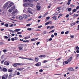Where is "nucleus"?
I'll use <instances>...</instances> for the list:
<instances>
[{"label":"nucleus","instance_id":"f3484780","mask_svg":"<svg viewBox=\"0 0 79 79\" xmlns=\"http://www.w3.org/2000/svg\"><path fill=\"white\" fill-rule=\"evenodd\" d=\"M24 2H27L29 3V2H31V0H24Z\"/></svg>","mask_w":79,"mask_h":79},{"label":"nucleus","instance_id":"2f4dec72","mask_svg":"<svg viewBox=\"0 0 79 79\" xmlns=\"http://www.w3.org/2000/svg\"><path fill=\"white\" fill-rule=\"evenodd\" d=\"M13 66L14 67H16L18 66V64H14L13 65Z\"/></svg>","mask_w":79,"mask_h":79},{"label":"nucleus","instance_id":"4c0bfd02","mask_svg":"<svg viewBox=\"0 0 79 79\" xmlns=\"http://www.w3.org/2000/svg\"><path fill=\"white\" fill-rule=\"evenodd\" d=\"M58 15V13L56 12L53 15L54 16H56V15Z\"/></svg>","mask_w":79,"mask_h":79},{"label":"nucleus","instance_id":"79ce46f5","mask_svg":"<svg viewBox=\"0 0 79 79\" xmlns=\"http://www.w3.org/2000/svg\"><path fill=\"white\" fill-rule=\"evenodd\" d=\"M20 74V73L19 72H18L17 73V75H18V76H19V75Z\"/></svg>","mask_w":79,"mask_h":79},{"label":"nucleus","instance_id":"9d476101","mask_svg":"<svg viewBox=\"0 0 79 79\" xmlns=\"http://www.w3.org/2000/svg\"><path fill=\"white\" fill-rule=\"evenodd\" d=\"M28 17V16L27 15H23V18L24 19H27V18Z\"/></svg>","mask_w":79,"mask_h":79},{"label":"nucleus","instance_id":"4468645a","mask_svg":"<svg viewBox=\"0 0 79 79\" xmlns=\"http://www.w3.org/2000/svg\"><path fill=\"white\" fill-rule=\"evenodd\" d=\"M12 5H13V2H11L9 4L8 6L7 7V9H8L9 8H10L11 6H12Z\"/></svg>","mask_w":79,"mask_h":79},{"label":"nucleus","instance_id":"a211bd4d","mask_svg":"<svg viewBox=\"0 0 79 79\" xmlns=\"http://www.w3.org/2000/svg\"><path fill=\"white\" fill-rule=\"evenodd\" d=\"M45 55H41L40 56H39V57L40 58H43V57H45Z\"/></svg>","mask_w":79,"mask_h":79},{"label":"nucleus","instance_id":"864d4df0","mask_svg":"<svg viewBox=\"0 0 79 79\" xmlns=\"http://www.w3.org/2000/svg\"><path fill=\"white\" fill-rule=\"evenodd\" d=\"M73 13H74V12H72V13H69V15H73Z\"/></svg>","mask_w":79,"mask_h":79},{"label":"nucleus","instance_id":"20e7f679","mask_svg":"<svg viewBox=\"0 0 79 79\" xmlns=\"http://www.w3.org/2000/svg\"><path fill=\"white\" fill-rule=\"evenodd\" d=\"M28 12L30 13H31V14H32V12L31 11V10H32V9L30 8V7H28Z\"/></svg>","mask_w":79,"mask_h":79},{"label":"nucleus","instance_id":"f257e3e1","mask_svg":"<svg viewBox=\"0 0 79 79\" xmlns=\"http://www.w3.org/2000/svg\"><path fill=\"white\" fill-rule=\"evenodd\" d=\"M0 69L1 71H2L3 72H7L8 71V69L5 68H2L0 66Z\"/></svg>","mask_w":79,"mask_h":79},{"label":"nucleus","instance_id":"8fccbe9b","mask_svg":"<svg viewBox=\"0 0 79 79\" xmlns=\"http://www.w3.org/2000/svg\"><path fill=\"white\" fill-rule=\"evenodd\" d=\"M48 12H46L45 14L44 15V16H46V15H47V14H48Z\"/></svg>","mask_w":79,"mask_h":79},{"label":"nucleus","instance_id":"a878e982","mask_svg":"<svg viewBox=\"0 0 79 79\" xmlns=\"http://www.w3.org/2000/svg\"><path fill=\"white\" fill-rule=\"evenodd\" d=\"M30 37H31V36H27V37H24V39L25 40H26V39H29V38H30Z\"/></svg>","mask_w":79,"mask_h":79},{"label":"nucleus","instance_id":"e433bc0d","mask_svg":"<svg viewBox=\"0 0 79 79\" xmlns=\"http://www.w3.org/2000/svg\"><path fill=\"white\" fill-rule=\"evenodd\" d=\"M46 62H47V61L46 60H44L43 62L42 63H46Z\"/></svg>","mask_w":79,"mask_h":79},{"label":"nucleus","instance_id":"c03bdc74","mask_svg":"<svg viewBox=\"0 0 79 79\" xmlns=\"http://www.w3.org/2000/svg\"><path fill=\"white\" fill-rule=\"evenodd\" d=\"M54 26H52L50 27V29H53V28H54Z\"/></svg>","mask_w":79,"mask_h":79},{"label":"nucleus","instance_id":"72a5a7b5","mask_svg":"<svg viewBox=\"0 0 79 79\" xmlns=\"http://www.w3.org/2000/svg\"><path fill=\"white\" fill-rule=\"evenodd\" d=\"M12 11V10H10V9H9L8 10V11L9 12V13H11V12L12 11Z\"/></svg>","mask_w":79,"mask_h":79},{"label":"nucleus","instance_id":"c9c22d12","mask_svg":"<svg viewBox=\"0 0 79 79\" xmlns=\"http://www.w3.org/2000/svg\"><path fill=\"white\" fill-rule=\"evenodd\" d=\"M5 26L6 27H8V24L7 23L5 24Z\"/></svg>","mask_w":79,"mask_h":79},{"label":"nucleus","instance_id":"052dcab7","mask_svg":"<svg viewBox=\"0 0 79 79\" xmlns=\"http://www.w3.org/2000/svg\"><path fill=\"white\" fill-rule=\"evenodd\" d=\"M71 61V60H67V61H68V62H70V61Z\"/></svg>","mask_w":79,"mask_h":79},{"label":"nucleus","instance_id":"774afa93","mask_svg":"<svg viewBox=\"0 0 79 79\" xmlns=\"http://www.w3.org/2000/svg\"><path fill=\"white\" fill-rule=\"evenodd\" d=\"M23 46H24V44H23L20 45V47H23Z\"/></svg>","mask_w":79,"mask_h":79},{"label":"nucleus","instance_id":"58836bf2","mask_svg":"<svg viewBox=\"0 0 79 79\" xmlns=\"http://www.w3.org/2000/svg\"><path fill=\"white\" fill-rule=\"evenodd\" d=\"M71 10H72L71 8H69L68 9V10L69 11H71Z\"/></svg>","mask_w":79,"mask_h":79},{"label":"nucleus","instance_id":"b1692460","mask_svg":"<svg viewBox=\"0 0 79 79\" xmlns=\"http://www.w3.org/2000/svg\"><path fill=\"white\" fill-rule=\"evenodd\" d=\"M27 5H28V3H25L23 4V6H25V7H27Z\"/></svg>","mask_w":79,"mask_h":79},{"label":"nucleus","instance_id":"6ab92c4d","mask_svg":"<svg viewBox=\"0 0 79 79\" xmlns=\"http://www.w3.org/2000/svg\"><path fill=\"white\" fill-rule=\"evenodd\" d=\"M14 31H15V32H19V31H21V29H17L15 30Z\"/></svg>","mask_w":79,"mask_h":79},{"label":"nucleus","instance_id":"a18cd8bd","mask_svg":"<svg viewBox=\"0 0 79 79\" xmlns=\"http://www.w3.org/2000/svg\"><path fill=\"white\" fill-rule=\"evenodd\" d=\"M22 32H18L17 33L18 34H21Z\"/></svg>","mask_w":79,"mask_h":79},{"label":"nucleus","instance_id":"0e129e2a","mask_svg":"<svg viewBox=\"0 0 79 79\" xmlns=\"http://www.w3.org/2000/svg\"><path fill=\"white\" fill-rule=\"evenodd\" d=\"M76 9H77V10H78V9H79V6H77L76 7Z\"/></svg>","mask_w":79,"mask_h":79},{"label":"nucleus","instance_id":"1a4fd4ad","mask_svg":"<svg viewBox=\"0 0 79 79\" xmlns=\"http://www.w3.org/2000/svg\"><path fill=\"white\" fill-rule=\"evenodd\" d=\"M24 69V68H20L17 69V70H18V71H22L23 69Z\"/></svg>","mask_w":79,"mask_h":79},{"label":"nucleus","instance_id":"0eeeda50","mask_svg":"<svg viewBox=\"0 0 79 79\" xmlns=\"http://www.w3.org/2000/svg\"><path fill=\"white\" fill-rule=\"evenodd\" d=\"M52 24V22L50 21L46 23H45V25H48V24Z\"/></svg>","mask_w":79,"mask_h":79},{"label":"nucleus","instance_id":"5fc2aeb1","mask_svg":"<svg viewBox=\"0 0 79 79\" xmlns=\"http://www.w3.org/2000/svg\"><path fill=\"white\" fill-rule=\"evenodd\" d=\"M51 40H52V38H50L49 39L48 41H51Z\"/></svg>","mask_w":79,"mask_h":79},{"label":"nucleus","instance_id":"39448f33","mask_svg":"<svg viewBox=\"0 0 79 79\" xmlns=\"http://www.w3.org/2000/svg\"><path fill=\"white\" fill-rule=\"evenodd\" d=\"M12 76H13V73H12V72H10L8 76L9 78V79H11V77H12Z\"/></svg>","mask_w":79,"mask_h":79},{"label":"nucleus","instance_id":"aec40b11","mask_svg":"<svg viewBox=\"0 0 79 79\" xmlns=\"http://www.w3.org/2000/svg\"><path fill=\"white\" fill-rule=\"evenodd\" d=\"M36 8H37V10H40V7L39 6H37Z\"/></svg>","mask_w":79,"mask_h":79},{"label":"nucleus","instance_id":"f704fd0d","mask_svg":"<svg viewBox=\"0 0 79 79\" xmlns=\"http://www.w3.org/2000/svg\"><path fill=\"white\" fill-rule=\"evenodd\" d=\"M27 30H28V31H31V30H32V29L31 28H28L27 29Z\"/></svg>","mask_w":79,"mask_h":79},{"label":"nucleus","instance_id":"bb28decb","mask_svg":"<svg viewBox=\"0 0 79 79\" xmlns=\"http://www.w3.org/2000/svg\"><path fill=\"white\" fill-rule=\"evenodd\" d=\"M11 9L12 11H14V10H15V7H11Z\"/></svg>","mask_w":79,"mask_h":79},{"label":"nucleus","instance_id":"3c124183","mask_svg":"<svg viewBox=\"0 0 79 79\" xmlns=\"http://www.w3.org/2000/svg\"><path fill=\"white\" fill-rule=\"evenodd\" d=\"M68 33H69V31H66V32H65V34H68Z\"/></svg>","mask_w":79,"mask_h":79},{"label":"nucleus","instance_id":"7c9ffc66","mask_svg":"<svg viewBox=\"0 0 79 79\" xmlns=\"http://www.w3.org/2000/svg\"><path fill=\"white\" fill-rule=\"evenodd\" d=\"M29 42V41L28 40H24L23 41V42Z\"/></svg>","mask_w":79,"mask_h":79},{"label":"nucleus","instance_id":"6e6552de","mask_svg":"<svg viewBox=\"0 0 79 79\" xmlns=\"http://www.w3.org/2000/svg\"><path fill=\"white\" fill-rule=\"evenodd\" d=\"M19 19L21 21H22V20L23 19V17L21 16H19Z\"/></svg>","mask_w":79,"mask_h":79},{"label":"nucleus","instance_id":"f8f14e48","mask_svg":"<svg viewBox=\"0 0 79 79\" xmlns=\"http://www.w3.org/2000/svg\"><path fill=\"white\" fill-rule=\"evenodd\" d=\"M19 58H21V59H26V60H31L30 58H26L24 57H19Z\"/></svg>","mask_w":79,"mask_h":79},{"label":"nucleus","instance_id":"f03ea898","mask_svg":"<svg viewBox=\"0 0 79 79\" xmlns=\"http://www.w3.org/2000/svg\"><path fill=\"white\" fill-rule=\"evenodd\" d=\"M8 73L5 74L2 76V79H6L8 77Z\"/></svg>","mask_w":79,"mask_h":79},{"label":"nucleus","instance_id":"2eb2a0df","mask_svg":"<svg viewBox=\"0 0 79 79\" xmlns=\"http://www.w3.org/2000/svg\"><path fill=\"white\" fill-rule=\"evenodd\" d=\"M63 65H65V64H68V62L67 61H64L63 63Z\"/></svg>","mask_w":79,"mask_h":79},{"label":"nucleus","instance_id":"ea45409f","mask_svg":"<svg viewBox=\"0 0 79 79\" xmlns=\"http://www.w3.org/2000/svg\"><path fill=\"white\" fill-rule=\"evenodd\" d=\"M39 71L40 73H42V72H43V70L42 69H41L39 70Z\"/></svg>","mask_w":79,"mask_h":79},{"label":"nucleus","instance_id":"de8ad7c7","mask_svg":"<svg viewBox=\"0 0 79 79\" xmlns=\"http://www.w3.org/2000/svg\"><path fill=\"white\" fill-rule=\"evenodd\" d=\"M5 61V60H2L1 61V64H2L3 63L4 61Z\"/></svg>","mask_w":79,"mask_h":79},{"label":"nucleus","instance_id":"49530a36","mask_svg":"<svg viewBox=\"0 0 79 79\" xmlns=\"http://www.w3.org/2000/svg\"><path fill=\"white\" fill-rule=\"evenodd\" d=\"M4 37H5L6 39H8V37L6 36H4Z\"/></svg>","mask_w":79,"mask_h":79},{"label":"nucleus","instance_id":"473e14b6","mask_svg":"<svg viewBox=\"0 0 79 79\" xmlns=\"http://www.w3.org/2000/svg\"><path fill=\"white\" fill-rule=\"evenodd\" d=\"M77 11V10L76 9H74L73 10V12H76Z\"/></svg>","mask_w":79,"mask_h":79},{"label":"nucleus","instance_id":"e2e57ef3","mask_svg":"<svg viewBox=\"0 0 79 79\" xmlns=\"http://www.w3.org/2000/svg\"><path fill=\"white\" fill-rule=\"evenodd\" d=\"M54 35L55 36L57 35V33H54Z\"/></svg>","mask_w":79,"mask_h":79},{"label":"nucleus","instance_id":"bf43d9fd","mask_svg":"<svg viewBox=\"0 0 79 79\" xmlns=\"http://www.w3.org/2000/svg\"><path fill=\"white\" fill-rule=\"evenodd\" d=\"M72 59H73V57H71L69 58V60H72Z\"/></svg>","mask_w":79,"mask_h":79},{"label":"nucleus","instance_id":"37998d69","mask_svg":"<svg viewBox=\"0 0 79 79\" xmlns=\"http://www.w3.org/2000/svg\"><path fill=\"white\" fill-rule=\"evenodd\" d=\"M50 18V17H48L46 18V19H48H48H49Z\"/></svg>","mask_w":79,"mask_h":79},{"label":"nucleus","instance_id":"cd10ccee","mask_svg":"<svg viewBox=\"0 0 79 79\" xmlns=\"http://www.w3.org/2000/svg\"><path fill=\"white\" fill-rule=\"evenodd\" d=\"M8 3H10V2L8 1V2L6 3L5 5V6H8Z\"/></svg>","mask_w":79,"mask_h":79},{"label":"nucleus","instance_id":"a19ab883","mask_svg":"<svg viewBox=\"0 0 79 79\" xmlns=\"http://www.w3.org/2000/svg\"><path fill=\"white\" fill-rule=\"evenodd\" d=\"M6 51H7V50L6 49L3 50V52H6Z\"/></svg>","mask_w":79,"mask_h":79},{"label":"nucleus","instance_id":"423d86ee","mask_svg":"<svg viewBox=\"0 0 79 79\" xmlns=\"http://www.w3.org/2000/svg\"><path fill=\"white\" fill-rule=\"evenodd\" d=\"M4 64L5 65H6V66H8V65L10 64V63H9L7 61H5Z\"/></svg>","mask_w":79,"mask_h":79},{"label":"nucleus","instance_id":"c756f323","mask_svg":"<svg viewBox=\"0 0 79 79\" xmlns=\"http://www.w3.org/2000/svg\"><path fill=\"white\" fill-rule=\"evenodd\" d=\"M16 12H17V11L16 10L14 11L12 13V15H15V13H16Z\"/></svg>","mask_w":79,"mask_h":79},{"label":"nucleus","instance_id":"c85d7f7f","mask_svg":"<svg viewBox=\"0 0 79 79\" xmlns=\"http://www.w3.org/2000/svg\"><path fill=\"white\" fill-rule=\"evenodd\" d=\"M71 26H74V25H75L76 24V23L74 22L72 23V24H70Z\"/></svg>","mask_w":79,"mask_h":79},{"label":"nucleus","instance_id":"680f3d73","mask_svg":"<svg viewBox=\"0 0 79 79\" xmlns=\"http://www.w3.org/2000/svg\"><path fill=\"white\" fill-rule=\"evenodd\" d=\"M11 40L12 41H14L15 40V39L14 38H11Z\"/></svg>","mask_w":79,"mask_h":79},{"label":"nucleus","instance_id":"393cba45","mask_svg":"<svg viewBox=\"0 0 79 79\" xmlns=\"http://www.w3.org/2000/svg\"><path fill=\"white\" fill-rule=\"evenodd\" d=\"M13 72V70L11 69H8V72L9 73H10V72Z\"/></svg>","mask_w":79,"mask_h":79},{"label":"nucleus","instance_id":"69168bd1","mask_svg":"<svg viewBox=\"0 0 79 79\" xmlns=\"http://www.w3.org/2000/svg\"><path fill=\"white\" fill-rule=\"evenodd\" d=\"M13 26V24H12L11 25H10L9 26H10V27H12V26Z\"/></svg>","mask_w":79,"mask_h":79},{"label":"nucleus","instance_id":"9b49d317","mask_svg":"<svg viewBox=\"0 0 79 79\" xmlns=\"http://www.w3.org/2000/svg\"><path fill=\"white\" fill-rule=\"evenodd\" d=\"M38 38H33L31 40V41H32V42H34V41H35V40H38Z\"/></svg>","mask_w":79,"mask_h":79},{"label":"nucleus","instance_id":"09e8293b","mask_svg":"<svg viewBox=\"0 0 79 79\" xmlns=\"http://www.w3.org/2000/svg\"><path fill=\"white\" fill-rule=\"evenodd\" d=\"M74 35H70V37H71V38H74Z\"/></svg>","mask_w":79,"mask_h":79},{"label":"nucleus","instance_id":"dca6fc26","mask_svg":"<svg viewBox=\"0 0 79 79\" xmlns=\"http://www.w3.org/2000/svg\"><path fill=\"white\" fill-rule=\"evenodd\" d=\"M17 65L18 66H22V65H23L24 64L23 63H17Z\"/></svg>","mask_w":79,"mask_h":79},{"label":"nucleus","instance_id":"603ef678","mask_svg":"<svg viewBox=\"0 0 79 79\" xmlns=\"http://www.w3.org/2000/svg\"><path fill=\"white\" fill-rule=\"evenodd\" d=\"M66 18H68L69 17V14H67L66 16Z\"/></svg>","mask_w":79,"mask_h":79},{"label":"nucleus","instance_id":"5701e85b","mask_svg":"<svg viewBox=\"0 0 79 79\" xmlns=\"http://www.w3.org/2000/svg\"><path fill=\"white\" fill-rule=\"evenodd\" d=\"M71 0H69L68 2H67V4L69 5H70V3H71Z\"/></svg>","mask_w":79,"mask_h":79},{"label":"nucleus","instance_id":"4be33fe9","mask_svg":"<svg viewBox=\"0 0 79 79\" xmlns=\"http://www.w3.org/2000/svg\"><path fill=\"white\" fill-rule=\"evenodd\" d=\"M56 18H57V17L56 16H54L52 17L53 19H54L55 20H56V19H57Z\"/></svg>","mask_w":79,"mask_h":79},{"label":"nucleus","instance_id":"4d7b16f0","mask_svg":"<svg viewBox=\"0 0 79 79\" xmlns=\"http://www.w3.org/2000/svg\"><path fill=\"white\" fill-rule=\"evenodd\" d=\"M31 26V24H29L27 25V26L29 27V26Z\"/></svg>","mask_w":79,"mask_h":79},{"label":"nucleus","instance_id":"412c9836","mask_svg":"<svg viewBox=\"0 0 79 79\" xmlns=\"http://www.w3.org/2000/svg\"><path fill=\"white\" fill-rule=\"evenodd\" d=\"M28 5H29L30 6H31V7L34 6V5L31 3H28Z\"/></svg>","mask_w":79,"mask_h":79},{"label":"nucleus","instance_id":"ddd939ff","mask_svg":"<svg viewBox=\"0 0 79 79\" xmlns=\"http://www.w3.org/2000/svg\"><path fill=\"white\" fill-rule=\"evenodd\" d=\"M35 65L36 66H41V63L40 62H39L38 63L35 64Z\"/></svg>","mask_w":79,"mask_h":79},{"label":"nucleus","instance_id":"13d9d810","mask_svg":"<svg viewBox=\"0 0 79 79\" xmlns=\"http://www.w3.org/2000/svg\"><path fill=\"white\" fill-rule=\"evenodd\" d=\"M76 49H77V50H79V47L77 46L76 47Z\"/></svg>","mask_w":79,"mask_h":79},{"label":"nucleus","instance_id":"6e6d98bb","mask_svg":"<svg viewBox=\"0 0 79 79\" xmlns=\"http://www.w3.org/2000/svg\"><path fill=\"white\" fill-rule=\"evenodd\" d=\"M43 34H47V32L46 31H44Z\"/></svg>","mask_w":79,"mask_h":79},{"label":"nucleus","instance_id":"338daca9","mask_svg":"<svg viewBox=\"0 0 79 79\" xmlns=\"http://www.w3.org/2000/svg\"><path fill=\"white\" fill-rule=\"evenodd\" d=\"M54 37V35H51V37L52 38H53V37Z\"/></svg>","mask_w":79,"mask_h":79},{"label":"nucleus","instance_id":"7ed1b4c3","mask_svg":"<svg viewBox=\"0 0 79 79\" xmlns=\"http://www.w3.org/2000/svg\"><path fill=\"white\" fill-rule=\"evenodd\" d=\"M68 69L69 71H74V69H73V67H70L68 68Z\"/></svg>","mask_w":79,"mask_h":79}]
</instances>
